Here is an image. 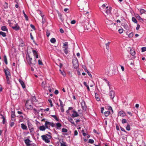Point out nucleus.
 I'll return each instance as SVG.
<instances>
[{"label": "nucleus", "instance_id": "12", "mask_svg": "<svg viewBox=\"0 0 146 146\" xmlns=\"http://www.w3.org/2000/svg\"><path fill=\"white\" fill-rule=\"evenodd\" d=\"M31 142V141L29 139H26L25 140V142L27 146H29L30 145V143Z\"/></svg>", "mask_w": 146, "mask_h": 146}, {"label": "nucleus", "instance_id": "9", "mask_svg": "<svg viewBox=\"0 0 146 146\" xmlns=\"http://www.w3.org/2000/svg\"><path fill=\"white\" fill-rule=\"evenodd\" d=\"M4 71L5 76H9V77L11 76V74L9 69H5Z\"/></svg>", "mask_w": 146, "mask_h": 146}, {"label": "nucleus", "instance_id": "49", "mask_svg": "<svg viewBox=\"0 0 146 146\" xmlns=\"http://www.w3.org/2000/svg\"><path fill=\"white\" fill-rule=\"evenodd\" d=\"M62 131L64 132H67V130L65 128H63L62 129Z\"/></svg>", "mask_w": 146, "mask_h": 146}, {"label": "nucleus", "instance_id": "46", "mask_svg": "<svg viewBox=\"0 0 146 146\" xmlns=\"http://www.w3.org/2000/svg\"><path fill=\"white\" fill-rule=\"evenodd\" d=\"M94 142V140L93 139H89V143H90L92 144Z\"/></svg>", "mask_w": 146, "mask_h": 146}, {"label": "nucleus", "instance_id": "59", "mask_svg": "<svg viewBox=\"0 0 146 146\" xmlns=\"http://www.w3.org/2000/svg\"><path fill=\"white\" fill-rule=\"evenodd\" d=\"M14 122H11V123L10 124V125L11 127H12L14 125Z\"/></svg>", "mask_w": 146, "mask_h": 146}, {"label": "nucleus", "instance_id": "60", "mask_svg": "<svg viewBox=\"0 0 146 146\" xmlns=\"http://www.w3.org/2000/svg\"><path fill=\"white\" fill-rule=\"evenodd\" d=\"M140 27V25H137L136 27V30H138Z\"/></svg>", "mask_w": 146, "mask_h": 146}, {"label": "nucleus", "instance_id": "47", "mask_svg": "<svg viewBox=\"0 0 146 146\" xmlns=\"http://www.w3.org/2000/svg\"><path fill=\"white\" fill-rule=\"evenodd\" d=\"M127 122V120L125 119H124L122 120V123H124Z\"/></svg>", "mask_w": 146, "mask_h": 146}, {"label": "nucleus", "instance_id": "51", "mask_svg": "<svg viewBox=\"0 0 146 146\" xmlns=\"http://www.w3.org/2000/svg\"><path fill=\"white\" fill-rule=\"evenodd\" d=\"M142 52H143L146 51V47H143L141 48Z\"/></svg>", "mask_w": 146, "mask_h": 146}, {"label": "nucleus", "instance_id": "42", "mask_svg": "<svg viewBox=\"0 0 146 146\" xmlns=\"http://www.w3.org/2000/svg\"><path fill=\"white\" fill-rule=\"evenodd\" d=\"M69 120L74 125H75V124L73 121V119L72 118H70Z\"/></svg>", "mask_w": 146, "mask_h": 146}, {"label": "nucleus", "instance_id": "10", "mask_svg": "<svg viewBox=\"0 0 146 146\" xmlns=\"http://www.w3.org/2000/svg\"><path fill=\"white\" fill-rule=\"evenodd\" d=\"M109 94L110 96V98L113 99L115 96V92L113 91H111L109 92Z\"/></svg>", "mask_w": 146, "mask_h": 146}, {"label": "nucleus", "instance_id": "56", "mask_svg": "<svg viewBox=\"0 0 146 146\" xmlns=\"http://www.w3.org/2000/svg\"><path fill=\"white\" fill-rule=\"evenodd\" d=\"M33 53L34 55H35L37 54L36 51V50H33Z\"/></svg>", "mask_w": 146, "mask_h": 146}, {"label": "nucleus", "instance_id": "52", "mask_svg": "<svg viewBox=\"0 0 146 146\" xmlns=\"http://www.w3.org/2000/svg\"><path fill=\"white\" fill-rule=\"evenodd\" d=\"M133 35V33H129V37H132Z\"/></svg>", "mask_w": 146, "mask_h": 146}, {"label": "nucleus", "instance_id": "44", "mask_svg": "<svg viewBox=\"0 0 146 146\" xmlns=\"http://www.w3.org/2000/svg\"><path fill=\"white\" fill-rule=\"evenodd\" d=\"M52 117H53L54 118L56 121H58L59 120V119L56 116V115H51Z\"/></svg>", "mask_w": 146, "mask_h": 146}, {"label": "nucleus", "instance_id": "62", "mask_svg": "<svg viewBox=\"0 0 146 146\" xmlns=\"http://www.w3.org/2000/svg\"><path fill=\"white\" fill-rule=\"evenodd\" d=\"M58 93V91L57 90H56L54 92V94H57Z\"/></svg>", "mask_w": 146, "mask_h": 146}, {"label": "nucleus", "instance_id": "58", "mask_svg": "<svg viewBox=\"0 0 146 146\" xmlns=\"http://www.w3.org/2000/svg\"><path fill=\"white\" fill-rule=\"evenodd\" d=\"M78 133L77 130H75L74 132V135L75 136L78 135Z\"/></svg>", "mask_w": 146, "mask_h": 146}, {"label": "nucleus", "instance_id": "8", "mask_svg": "<svg viewBox=\"0 0 146 146\" xmlns=\"http://www.w3.org/2000/svg\"><path fill=\"white\" fill-rule=\"evenodd\" d=\"M111 8L110 7L109 9H107L106 11V14H104L106 17L108 15L110 14L111 13Z\"/></svg>", "mask_w": 146, "mask_h": 146}, {"label": "nucleus", "instance_id": "7", "mask_svg": "<svg viewBox=\"0 0 146 146\" xmlns=\"http://www.w3.org/2000/svg\"><path fill=\"white\" fill-rule=\"evenodd\" d=\"M81 104L82 108L83 110H86L87 107L86 105L85 102L84 100H82V101Z\"/></svg>", "mask_w": 146, "mask_h": 146}, {"label": "nucleus", "instance_id": "54", "mask_svg": "<svg viewBox=\"0 0 146 146\" xmlns=\"http://www.w3.org/2000/svg\"><path fill=\"white\" fill-rule=\"evenodd\" d=\"M50 125L52 127H54L55 126V124L52 122H50Z\"/></svg>", "mask_w": 146, "mask_h": 146}, {"label": "nucleus", "instance_id": "30", "mask_svg": "<svg viewBox=\"0 0 146 146\" xmlns=\"http://www.w3.org/2000/svg\"><path fill=\"white\" fill-rule=\"evenodd\" d=\"M40 15L41 16V17H42V24L44 23L45 22V20L43 18V15H42L41 14V13H40Z\"/></svg>", "mask_w": 146, "mask_h": 146}, {"label": "nucleus", "instance_id": "1", "mask_svg": "<svg viewBox=\"0 0 146 146\" xmlns=\"http://www.w3.org/2000/svg\"><path fill=\"white\" fill-rule=\"evenodd\" d=\"M41 137L46 143H48L50 141L49 139L51 138V136L48 134H46L42 135Z\"/></svg>", "mask_w": 146, "mask_h": 146}, {"label": "nucleus", "instance_id": "57", "mask_svg": "<svg viewBox=\"0 0 146 146\" xmlns=\"http://www.w3.org/2000/svg\"><path fill=\"white\" fill-rule=\"evenodd\" d=\"M61 74H62V75L63 76H66V73L64 71V72L61 71Z\"/></svg>", "mask_w": 146, "mask_h": 146}, {"label": "nucleus", "instance_id": "41", "mask_svg": "<svg viewBox=\"0 0 146 146\" xmlns=\"http://www.w3.org/2000/svg\"><path fill=\"white\" fill-rule=\"evenodd\" d=\"M126 129L128 131H129L130 130V126L129 124H127V126L126 127Z\"/></svg>", "mask_w": 146, "mask_h": 146}, {"label": "nucleus", "instance_id": "16", "mask_svg": "<svg viewBox=\"0 0 146 146\" xmlns=\"http://www.w3.org/2000/svg\"><path fill=\"white\" fill-rule=\"evenodd\" d=\"M73 114L72 115V116L73 117H76L79 116L78 114L76 111H73Z\"/></svg>", "mask_w": 146, "mask_h": 146}, {"label": "nucleus", "instance_id": "39", "mask_svg": "<svg viewBox=\"0 0 146 146\" xmlns=\"http://www.w3.org/2000/svg\"><path fill=\"white\" fill-rule=\"evenodd\" d=\"M110 113V112L109 111H105L104 113L105 115L106 116H108Z\"/></svg>", "mask_w": 146, "mask_h": 146}, {"label": "nucleus", "instance_id": "6", "mask_svg": "<svg viewBox=\"0 0 146 146\" xmlns=\"http://www.w3.org/2000/svg\"><path fill=\"white\" fill-rule=\"evenodd\" d=\"M118 116L123 117L126 116L125 113L123 111H119L118 113Z\"/></svg>", "mask_w": 146, "mask_h": 146}, {"label": "nucleus", "instance_id": "64", "mask_svg": "<svg viewBox=\"0 0 146 146\" xmlns=\"http://www.w3.org/2000/svg\"><path fill=\"white\" fill-rule=\"evenodd\" d=\"M30 26L33 29H35V27L33 25L31 24L30 25Z\"/></svg>", "mask_w": 146, "mask_h": 146}, {"label": "nucleus", "instance_id": "34", "mask_svg": "<svg viewBox=\"0 0 146 146\" xmlns=\"http://www.w3.org/2000/svg\"><path fill=\"white\" fill-rule=\"evenodd\" d=\"M140 12L141 14H143L145 13L146 12V11L143 9H141L140 10Z\"/></svg>", "mask_w": 146, "mask_h": 146}, {"label": "nucleus", "instance_id": "27", "mask_svg": "<svg viewBox=\"0 0 146 146\" xmlns=\"http://www.w3.org/2000/svg\"><path fill=\"white\" fill-rule=\"evenodd\" d=\"M30 100H31L32 102H36L37 101L36 98L35 96L33 97Z\"/></svg>", "mask_w": 146, "mask_h": 146}, {"label": "nucleus", "instance_id": "24", "mask_svg": "<svg viewBox=\"0 0 146 146\" xmlns=\"http://www.w3.org/2000/svg\"><path fill=\"white\" fill-rule=\"evenodd\" d=\"M138 15V16H136L137 18L140 21V22H142L143 21V19L138 15Z\"/></svg>", "mask_w": 146, "mask_h": 146}, {"label": "nucleus", "instance_id": "53", "mask_svg": "<svg viewBox=\"0 0 146 146\" xmlns=\"http://www.w3.org/2000/svg\"><path fill=\"white\" fill-rule=\"evenodd\" d=\"M119 32L120 33H122L123 31V29H120L118 30Z\"/></svg>", "mask_w": 146, "mask_h": 146}, {"label": "nucleus", "instance_id": "22", "mask_svg": "<svg viewBox=\"0 0 146 146\" xmlns=\"http://www.w3.org/2000/svg\"><path fill=\"white\" fill-rule=\"evenodd\" d=\"M130 53L132 56H134L135 55V52L134 50L131 49L130 50Z\"/></svg>", "mask_w": 146, "mask_h": 146}, {"label": "nucleus", "instance_id": "61", "mask_svg": "<svg viewBox=\"0 0 146 146\" xmlns=\"http://www.w3.org/2000/svg\"><path fill=\"white\" fill-rule=\"evenodd\" d=\"M60 32L62 33H64V31L62 29H60Z\"/></svg>", "mask_w": 146, "mask_h": 146}, {"label": "nucleus", "instance_id": "18", "mask_svg": "<svg viewBox=\"0 0 146 146\" xmlns=\"http://www.w3.org/2000/svg\"><path fill=\"white\" fill-rule=\"evenodd\" d=\"M21 128L24 130H26L27 129V126L23 123H22L21 124Z\"/></svg>", "mask_w": 146, "mask_h": 146}, {"label": "nucleus", "instance_id": "20", "mask_svg": "<svg viewBox=\"0 0 146 146\" xmlns=\"http://www.w3.org/2000/svg\"><path fill=\"white\" fill-rule=\"evenodd\" d=\"M46 127L45 126H44V125L40 126L39 128L40 130L42 131H44L45 130Z\"/></svg>", "mask_w": 146, "mask_h": 146}, {"label": "nucleus", "instance_id": "35", "mask_svg": "<svg viewBox=\"0 0 146 146\" xmlns=\"http://www.w3.org/2000/svg\"><path fill=\"white\" fill-rule=\"evenodd\" d=\"M1 29L3 31H6L7 30V28L5 26H4L2 27Z\"/></svg>", "mask_w": 146, "mask_h": 146}, {"label": "nucleus", "instance_id": "36", "mask_svg": "<svg viewBox=\"0 0 146 146\" xmlns=\"http://www.w3.org/2000/svg\"><path fill=\"white\" fill-rule=\"evenodd\" d=\"M132 21L134 23H137V21L136 19L134 17H133L132 18Z\"/></svg>", "mask_w": 146, "mask_h": 146}, {"label": "nucleus", "instance_id": "15", "mask_svg": "<svg viewBox=\"0 0 146 146\" xmlns=\"http://www.w3.org/2000/svg\"><path fill=\"white\" fill-rule=\"evenodd\" d=\"M109 27L111 29H115L116 27L115 23H112V24Z\"/></svg>", "mask_w": 146, "mask_h": 146}, {"label": "nucleus", "instance_id": "25", "mask_svg": "<svg viewBox=\"0 0 146 146\" xmlns=\"http://www.w3.org/2000/svg\"><path fill=\"white\" fill-rule=\"evenodd\" d=\"M25 44L22 41H20L19 46L20 47H22L24 46Z\"/></svg>", "mask_w": 146, "mask_h": 146}, {"label": "nucleus", "instance_id": "2", "mask_svg": "<svg viewBox=\"0 0 146 146\" xmlns=\"http://www.w3.org/2000/svg\"><path fill=\"white\" fill-rule=\"evenodd\" d=\"M32 102L31 100H27L25 106L27 108L29 109L32 110L33 109V106L32 104Z\"/></svg>", "mask_w": 146, "mask_h": 146}, {"label": "nucleus", "instance_id": "48", "mask_svg": "<svg viewBox=\"0 0 146 146\" xmlns=\"http://www.w3.org/2000/svg\"><path fill=\"white\" fill-rule=\"evenodd\" d=\"M38 64L40 65H42L43 64L41 61L40 60H38Z\"/></svg>", "mask_w": 146, "mask_h": 146}, {"label": "nucleus", "instance_id": "45", "mask_svg": "<svg viewBox=\"0 0 146 146\" xmlns=\"http://www.w3.org/2000/svg\"><path fill=\"white\" fill-rule=\"evenodd\" d=\"M59 101L60 103V106L61 107H64V105L63 104V102H62V101L60 99L59 100Z\"/></svg>", "mask_w": 146, "mask_h": 146}, {"label": "nucleus", "instance_id": "33", "mask_svg": "<svg viewBox=\"0 0 146 146\" xmlns=\"http://www.w3.org/2000/svg\"><path fill=\"white\" fill-rule=\"evenodd\" d=\"M23 13L24 15V17L25 18V19L27 21L28 20V18L27 15L25 13V11H23Z\"/></svg>", "mask_w": 146, "mask_h": 146}, {"label": "nucleus", "instance_id": "32", "mask_svg": "<svg viewBox=\"0 0 146 146\" xmlns=\"http://www.w3.org/2000/svg\"><path fill=\"white\" fill-rule=\"evenodd\" d=\"M4 62L6 64H7V57L6 55H4Z\"/></svg>", "mask_w": 146, "mask_h": 146}, {"label": "nucleus", "instance_id": "63", "mask_svg": "<svg viewBox=\"0 0 146 146\" xmlns=\"http://www.w3.org/2000/svg\"><path fill=\"white\" fill-rule=\"evenodd\" d=\"M87 73H88L89 76H90L91 77H92V76L91 74L88 71V72Z\"/></svg>", "mask_w": 146, "mask_h": 146}, {"label": "nucleus", "instance_id": "19", "mask_svg": "<svg viewBox=\"0 0 146 146\" xmlns=\"http://www.w3.org/2000/svg\"><path fill=\"white\" fill-rule=\"evenodd\" d=\"M95 97L96 100L98 101H100V99L99 97L98 94L97 93H95Z\"/></svg>", "mask_w": 146, "mask_h": 146}, {"label": "nucleus", "instance_id": "28", "mask_svg": "<svg viewBox=\"0 0 146 146\" xmlns=\"http://www.w3.org/2000/svg\"><path fill=\"white\" fill-rule=\"evenodd\" d=\"M60 146H66V142H64L63 141L62 142H60Z\"/></svg>", "mask_w": 146, "mask_h": 146}, {"label": "nucleus", "instance_id": "55", "mask_svg": "<svg viewBox=\"0 0 146 146\" xmlns=\"http://www.w3.org/2000/svg\"><path fill=\"white\" fill-rule=\"evenodd\" d=\"M76 21L75 20H73L71 21V24H74L76 23Z\"/></svg>", "mask_w": 146, "mask_h": 146}, {"label": "nucleus", "instance_id": "43", "mask_svg": "<svg viewBox=\"0 0 146 146\" xmlns=\"http://www.w3.org/2000/svg\"><path fill=\"white\" fill-rule=\"evenodd\" d=\"M5 9H7L8 7V4L7 3L5 2L3 5Z\"/></svg>", "mask_w": 146, "mask_h": 146}, {"label": "nucleus", "instance_id": "17", "mask_svg": "<svg viewBox=\"0 0 146 146\" xmlns=\"http://www.w3.org/2000/svg\"><path fill=\"white\" fill-rule=\"evenodd\" d=\"M113 22L112 21H111L110 20H109L108 19H107V21L106 22V24L109 26V27L110 26V25L112 24V23Z\"/></svg>", "mask_w": 146, "mask_h": 146}, {"label": "nucleus", "instance_id": "50", "mask_svg": "<svg viewBox=\"0 0 146 146\" xmlns=\"http://www.w3.org/2000/svg\"><path fill=\"white\" fill-rule=\"evenodd\" d=\"M33 110L34 113L35 114H36V113H38V112L37 111V110H36V109H35V108H34L33 109Z\"/></svg>", "mask_w": 146, "mask_h": 146}, {"label": "nucleus", "instance_id": "26", "mask_svg": "<svg viewBox=\"0 0 146 146\" xmlns=\"http://www.w3.org/2000/svg\"><path fill=\"white\" fill-rule=\"evenodd\" d=\"M7 80V83L8 84H10V81H9V78L10 77L9 76H5Z\"/></svg>", "mask_w": 146, "mask_h": 146}, {"label": "nucleus", "instance_id": "29", "mask_svg": "<svg viewBox=\"0 0 146 146\" xmlns=\"http://www.w3.org/2000/svg\"><path fill=\"white\" fill-rule=\"evenodd\" d=\"M50 42L52 43H54L56 42V40L54 38H52L50 40Z\"/></svg>", "mask_w": 146, "mask_h": 146}, {"label": "nucleus", "instance_id": "37", "mask_svg": "<svg viewBox=\"0 0 146 146\" xmlns=\"http://www.w3.org/2000/svg\"><path fill=\"white\" fill-rule=\"evenodd\" d=\"M20 122H23V117L22 115H20L19 116Z\"/></svg>", "mask_w": 146, "mask_h": 146}, {"label": "nucleus", "instance_id": "13", "mask_svg": "<svg viewBox=\"0 0 146 146\" xmlns=\"http://www.w3.org/2000/svg\"><path fill=\"white\" fill-rule=\"evenodd\" d=\"M11 113V120L12 121H15V113L13 111H12Z\"/></svg>", "mask_w": 146, "mask_h": 146}, {"label": "nucleus", "instance_id": "23", "mask_svg": "<svg viewBox=\"0 0 146 146\" xmlns=\"http://www.w3.org/2000/svg\"><path fill=\"white\" fill-rule=\"evenodd\" d=\"M110 43V42H109L105 44L106 49L107 50H108L109 49V45Z\"/></svg>", "mask_w": 146, "mask_h": 146}, {"label": "nucleus", "instance_id": "40", "mask_svg": "<svg viewBox=\"0 0 146 146\" xmlns=\"http://www.w3.org/2000/svg\"><path fill=\"white\" fill-rule=\"evenodd\" d=\"M0 35H2L3 37H5L6 36V33L3 32H0Z\"/></svg>", "mask_w": 146, "mask_h": 146}, {"label": "nucleus", "instance_id": "38", "mask_svg": "<svg viewBox=\"0 0 146 146\" xmlns=\"http://www.w3.org/2000/svg\"><path fill=\"white\" fill-rule=\"evenodd\" d=\"M1 115V116H2V118L3 119V124H4L6 121V119H5L4 117L2 115Z\"/></svg>", "mask_w": 146, "mask_h": 146}, {"label": "nucleus", "instance_id": "4", "mask_svg": "<svg viewBox=\"0 0 146 146\" xmlns=\"http://www.w3.org/2000/svg\"><path fill=\"white\" fill-rule=\"evenodd\" d=\"M72 63L73 67L74 68H77L78 67V61L76 58L73 59Z\"/></svg>", "mask_w": 146, "mask_h": 146}, {"label": "nucleus", "instance_id": "11", "mask_svg": "<svg viewBox=\"0 0 146 146\" xmlns=\"http://www.w3.org/2000/svg\"><path fill=\"white\" fill-rule=\"evenodd\" d=\"M19 82H20V83L21 84L22 88H25L26 87V86L25 85V84L23 82V81L21 80V79H19Z\"/></svg>", "mask_w": 146, "mask_h": 146}, {"label": "nucleus", "instance_id": "21", "mask_svg": "<svg viewBox=\"0 0 146 146\" xmlns=\"http://www.w3.org/2000/svg\"><path fill=\"white\" fill-rule=\"evenodd\" d=\"M12 28L16 31L18 30L19 29V27L17 25L15 26L12 27Z\"/></svg>", "mask_w": 146, "mask_h": 146}, {"label": "nucleus", "instance_id": "14", "mask_svg": "<svg viewBox=\"0 0 146 146\" xmlns=\"http://www.w3.org/2000/svg\"><path fill=\"white\" fill-rule=\"evenodd\" d=\"M50 122L47 121H45V126L46 128H48L50 125Z\"/></svg>", "mask_w": 146, "mask_h": 146}, {"label": "nucleus", "instance_id": "31", "mask_svg": "<svg viewBox=\"0 0 146 146\" xmlns=\"http://www.w3.org/2000/svg\"><path fill=\"white\" fill-rule=\"evenodd\" d=\"M56 126L57 127V129H59L61 126V124L59 123H56Z\"/></svg>", "mask_w": 146, "mask_h": 146}, {"label": "nucleus", "instance_id": "3", "mask_svg": "<svg viewBox=\"0 0 146 146\" xmlns=\"http://www.w3.org/2000/svg\"><path fill=\"white\" fill-rule=\"evenodd\" d=\"M62 48L65 54H67L69 52L68 47V42H65L63 43Z\"/></svg>", "mask_w": 146, "mask_h": 146}, {"label": "nucleus", "instance_id": "5", "mask_svg": "<svg viewBox=\"0 0 146 146\" xmlns=\"http://www.w3.org/2000/svg\"><path fill=\"white\" fill-rule=\"evenodd\" d=\"M32 60V58L31 57H30L29 56L28 57V58L27 59V60L28 63L29 64L31 65H35L36 63V59H35V60L34 61V62L33 63H32L31 62V60Z\"/></svg>", "mask_w": 146, "mask_h": 146}]
</instances>
